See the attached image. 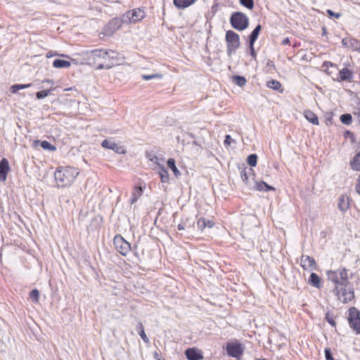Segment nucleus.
Masks as SVG:
<instances>
[{
	"instance_id": "48",
	"label": "nucleus",
	"mask_w": 360,
	"mask_h": 360,
	"mask_svg": "<svg viewBox=\"0 0 360 360\" xmlns=\"http://www.w3.org/2000/svg\"><path fill=\"white\" fill-rule=\"evenodd\" d=\"M250 55L252 56V57L253 58L255 59L256 56H257V53L254 49V44L251 45V44H250Z\"/></svg>"
},
{
	"instance_id": "18",
	"label": "nucleus",
	"mask_w": 360,
	"mask_h": 360,
	"mask_svg": "<svg viewBox=\"0 0 360 360\" xmlns=\"http://www.w3.org/2000/svg\"><path fill=\"white\" fill-rule=\"evenodd\" d=\"M308 283L316 288L321 287V279L316 273L311 274L308 279Z\"/></svg>"
},
{
	"instance_id": "28",
	"label": "nucleus",
	"mask_w": 360,
	"mask_h": 360,
	"mask_svg": "<svg viewBox=\"0 0 360 360\" xmlns=\"http://www.w3.org/2000/svg\"><path fill=\"white\" fill-rule=\"evenodd\" d=\"M160 171L159 174L160 176L161 181L162 183L168 182L169 181V174L167 170L162 165H159Z\"/></svg>"
},
{
	"instance_id": "30",
	"label": "nucleus",
	"mask_w": 360,
	"mask_h": 360,
	"mask_svg": "<svg viewBox=\"0 0 360 360\" xmlns=\"http://www.w3.org/2000/svg\"><path fill=\"white\" fill-rule=\"evenodd\" d=\"M31 86V83L25 84H13L11 86L10 90L12 94H15L18 90L29 88Z\"/></svg>"
},
{
	"instance_id": "50",
	"label": "nucleus",
	"mask_w": 360,
	"mask_h": 360,
	"mask_svg": "<svg viewBox=\"0 0 360 360\" xmlns=\"http://www.w3.org/2000/svg\"><path fill=\"white\" fill-rule=\"evenodd\" d=\"M281 44L283 45V46H285V45H290V40L288 37H286L284 39H283V41H281Z\"/></svg>"
},
{
	"instance_id": "20",
	"label": "nucleus",
	"mask_w": 360,
	"mask_h": 360,
	"mask_svg": "<svg viewBox=\"0 0 360 360\" xmlns=\"http://www.w3.org/2000/svg\"><path fill=\"white\" fill-rule=\"evenodd\" d=\"M353 72L352 70L345 68L340 70V81H350L352 78Z\"/></svg>"
},
{
	"instance_id": "23",
	"label": "nucleus",
	"mask_w": 360,
	"mask_h": 360,
	"mask_svg": "<svg viewBox=\"0 0 360 360\" xmlns=\"http://www.w3.org/2000/svg\"><path fill=\"white\" fill-rule=\"evenodd\" d=\"M267 87L276 90L282 93L283 91V89L282 88V85L281 82L276 79H271L266 82Z\"/></svg>"
},
{
	"instance_id": "6",
	"label": "nucleus",
	"mask_w": 360,
	"mask_h": 360,
	"mask_svg": "<svg viewBox=\"0 0 360 360\" xmlns=\"http://www.w3.org/2000/svg\"><path fill=\"white\" fill-rule=\"evenodd\" d=\"M113 244L117 252L123 256L127 255L131 250L130 243L120 234L114 237Z\"/></svg>"
},
{
	"instance_id": "8",
	"label": "nucleus",
	"mask_w": 360,
	"mask_h": 360,
	"mask_svg": "<svg viewBox=\"0 0 360 360\" xmlns=\"http://www.w3.org/2000/svg\"><path fill=\"white\" fill-rule=\"evenodd\" d=\"M226 349L228 355L234 358H239L244 351L242 344L238 342H228L226 345Z\"/></svg>"
},
{
	"instance_id": "31",
	"label": "nucleus",
	"mask_w": 360,
	"mask_h": 360,
	"mask_svg": "<svg viewBox=\"0 0 360 360\" xmlns=\"http://www.w3.org/2000/svg\"><path fill=\"white\" fill-rule=\"evenodd\" d=\"M30 300L34 302L38 303L39 301V292L37 289H33L29 294Z\"/></svg>"
},
{
	"instance_id": "9",
	"label": "nucleus",
	"mask_w": 360,
	"mask_h": 360,
	"mask_svg": "<svg viewBox=\"0 0 360 360\" xmlns=\"http://www.w3.org/2000/svg\"><path fill=\"white\" fill-rule=\"evenodd\" d=\"M126 16L131 23H136L142 20L145 16V11L140 8H136L126 13Z\"/></svg>"
},
{
	"instance_id": "41",
	"label": "nucleus",
	"mask_w": 360,
	"mask_h": 360,
	"mask_svg": "<svg viewBox=\"0 0 360 360\" xmlns=\"http://www.w3.org/2000/svg\"><path fill=\"white\" fill-rule=\"evenodd\" d=\"M51 90H44L41 91H38L36 94V96L38 99H42L45 97L48 96L51 94Z\"/></svg>"
},
{
	"instance_id": "45",
	"label": "nucleus",
	"mask_w": 360,
	"mask_h": 360,
	"mask_svg": "<svg viewBox=\"0 0 360 360\" xmlns=\"http://www.w3.org/2000/svg\"><path fill=\"white\" fill-rule=\"evenodd\" d=\"M240 176L244 182L248 183L249 176L246 169L241 171Z\"/></svg>"
},
{
	"instance_id": "46",
	"label": "nucleus",
	"mask_w": 360,
	"mask_h": 360,
	"mask_svg": "<svg viewBox=\"0 0 360 360\" xmlns=\"http://www.w3.org/2000/svg\"><path fill=\"white\" fill-rule=\"evenodd\" d=\"M333 115H330L328 117L326 118L325 123L327 126H331L333 124Z\"/></svg>"
},
{
	"instance_id": "10",
	"label": "nucleus",
	"mask_w": 360,
	"mask_h": 360,
	"mask_svg": "<svg viewBox=\"0 0 360 360\" xmlns=\"http://www.w3.org/2000/svg\"><path fill=\"white\" fill-rule=\"evenodd\" d=\"M122 26V20L119 18L110 20L105 26L104 30L106 34L112 35Z\"/></svg>"
},
{
	"instance_id": "1",
	"label": "nucleus",
	"mask_w": 360,
	"mask_h": 360,
	"mask_svg": "<svg viewBox=\"0 0 360 360\" xmlns=\"http://www.w3.org/2000/svg\"><path fill=\"white\" fill-rule=\"evenodd\" d=\"M326 276L328 281L333 285L331 292L338 301L343 304L354 301L355 291L350 281L352 274L349 269L341 267L335 270H328Z\"/></svg>"
},
{
	"instance_id": "19",
	"label": "nucleus",
	"mask_w": 360,
	"mask_h": 360,
	"mask_svg": "<svg viewBox=\"0 0 360 360\" xmlns=\"http://www.w3.org/2000/svg\"><path fill=\"white\" fill-rule=\"evenodd\" d=\"M143 188L142 186H135L131 193L130 202L134 204L143 195Z\"/></svg>"
},
{
	"instance_id": "29",
	"label": "nucleus",
	"mask_w": 360,
	"mask_h": 360,
	"mask_svg": "<svg viewBox=\"0 0 360 360\" xmlns=\"http://www.w3.org/2000/svg\"><path fill=\"white\" fill-rule=\"evenodd\" d=\"M167 166L169 169H171L172 170V172H174L175 176H178L179 175H180V172L178 169V168L176 167L174 159L169 158L167 160Z\"/></svg>"
},
{
	"instance_id": "22",
	"label": "nucleus",
	"mask_w": 360,
	"mask_h": 360,
	"mask_svg": "<svg viewBox=\"0 0 360 360\" xmlns=\"http://www.w3.org/2000/svg\"><path fill=\"white\" fill-rule=\"evenodd\" d=\"M255 189L259 191H275V188L268 185L264 181H257L255 184Z\"/></svg>"
},
{
	"instance_id": "37",
	"label": "nucleus",
	"mask_w": 360,
	"mask_h": 360,
	"mask_svg": "<svg viewBox=\"0 0 360 360\" xmlns=\"http://www.w3.org/2000/svg\"><path fill=\"white\" fill-rule=\"evenodd\" d=\"M326 320L332 326H333V327L335 326L336 323L335 321V316L331 312H327L326 314Z\"/></svg>"
},
{
	"instance_id": "14",
	"label": "nucleus",
	"mask_w": 360,
	"mask_h": 360,
	"mask_svg": "<svg viewBox=\"0 0 360 360\" xmlns=\"http://www.w3.org/2000/svg\"><path fill=\"white\" fill-rule=\"evenodd\" d=\"M185 355L188 360H202L203 359L202 352L195 347L186 349Z\"/></svg>"
},
{
	"instance_id": "16",
	"label": "nucleus",
	"mask_w": 360,
	"mask_h": 360,
	"mask_svg": "<svg viewBox=\"0 0 360 360\" xmlns=\"http://www.w3.org/2000/svg\"><path fill=\"white\" fill-rule=\"evenodd\" d=\"M196 1L197 0H173V4L178 9H184L195 4Z\"/></svg>"
},
{
	"instance_id": "2",
	"label": "nucleus",
	"mask_w": 360,
	"mask_h": 360,
	"mask_svg": "<svg viewBox=\"0 0 360 360\" xmlns=\"http://www.w3.org/2000/svg\"><path fill=\"white\" fill-rule=\"evenodd\" d=\"M89 60L96 70L110 69L121 63V59L117 52L105 49L91 51Z\"/></svg>"
},
{
	"instance_id": "25",
	"label": "nucleus",
	"mask_w": 360,
	"mask_h": 360,
	"mask_svg": "<svg viewBox=\"0 0 360 360\" xmlns=\"http://www.w3.org/2000/svg\"><path fill=\"white\" fill-rule=\"evenodd\" d=\"M70 65H71L70 62L68 61V60H65L56 59L53 62V66L55 68H68L70 67Z\"/></svg>"
},
{
	"instance_id": "11",
	"label": "nucleus",
	"mask_w": 360,
	"mask_h": 360,
	"mask_svg": "<svg viewBox=\"0 0 360 360\" xmlns=\"http://www.w3.org/2000/svg\"><path fill=\"white\" fill-rule=\"evenodd\" d=\"M300 265L304 270L312 271L316 269L315 259L309 255H302L300 257Z\"/></svg>"
},
{
	"instance_id": "33",
	"label": "nucleus",
	"mask_w": 360,
	"mask_h": 360,
	"mask_svg": "<svg viewBox=\"0 0 360 360\" xmlns=\"http://www.w3.org/2000/svg\"><path fill=\"white\" fill-rule=\"evenodd\" d=\"M340 121L342 123L349 125L352 122V115L349 113L343 114L340 117Z\"/></svg>"
},
{
	"instance_id": "53",
	"label": "nucleus",
	"mask_w": 360,
	"mask_h": 360,
	"mask_svg": "<svg viewBox=\"0 0 360 360\" xmlns=\"http://www.w3.org/2000/svg\"><path fill=\"white\" fill-rule=\"evenodd\" d=\"M255 360H267V359H255Z\"/></svg>"
},
{
	"instance_id": "51",
	"label": "nucleus",
	"mask_w": 360,
	"mask_h": 360,
	"mask_svg": "<svg viewBox=\"0 0 360 360\" xmlns=\"http://www.w3.org/2000/svg\"><path fill=\"white\" fill-rule=\"evenodd\" d=\"M43 82H46V83H48V84H52V85L54 84V82H53V80H51V79H44V80L43 81Z\"/></svg>"
},
{
	"instance_id": "24",
	"label": "nucleus",
	"mask_w": 360,
	"mask_h": 360,
	"mask_svg": "<svg viewBox=\"0 0 360 360\" xmlns=\"http://www.w3.org/2000/svg\"><path fill=\"white\" fill-rule=\"evenodd\" d=\"M38 143H40L41 148L44 150H49V151H56V146L51 144L47 141H40L39 140L34 141V144L37 145Z\"/></svg>"
},
{
	"instance_id": "13",
	"label": "nucleus",
	"mask_w": 360,
	"mask_h": 360,
	"mask_svg": "<svg viewBox=\"0 0 360 360\" xmlns=\"http://www.w3.org/2000/svg\"><path fill=\"white\" fill-rule=\"evenodd\" d=\"M350 198L347 194L342 195L338 202V209L342 212H347L350 207Z\"/></svg>"
},
{
	"instance_id": "27",
	"label": "nucleus",
	"mask_w": 360,
	"mask_h": 360,
	"mask_svg": "<svg viewBox=\"0 0 360 360\" xmlns=\"http://www.w3.org/2000/svg\"><path fill=\"white\" fill-rule=\"evenodd\" d=\"M342 44L347 47L357 49L359 41L353 38H345L342 39Z\"/></svg>"
},
{
	"instance_id": "7",
	"label": "nucleus",
	"mask_w": 360,
	"mask_h": 360,
	"mask_svg": "<svg viewBox=\"0 0 360 360\" xmlns=\"http://www.w3.org/2000/svg\"><path fill=\"white\" fill-rule=\"evenodd\" d=\"M348 321L351 328L356 333H360V312L354 307L348 310Z\"/></svg>"
},
{
	"instance_id": "42",
	"label": "nucleus",
	"mask_w": 360,
	"mask_h": 360,
	"mask_svg": "<svg viewBox=\"0 0 360 360\" xmlns=\"http://www.w3.org/2000/svg\"><path fill=\"white\" fill-rule=\"evenodd\" d=\"M326 13L328 15V16L330 18H335V19H338L341 17V13H335L333 12V11L330 10V9H328L326 10Z\"/></svg>"
},
{
	"instance_id": "52",
	"label": "nucleus",
	"mask_w": 360,
	"mask_h": 360,
	"mask_svg": "<svg viewBox=\"0 0 360 360\" xmlns=\"http://www.w3.org/2000/svg\"><path fill=\"white\" fill-rule=\"evenodd\" d=\"M178 229L179 231H181V230H184V227L182 224H179L178 226H177Z\"/></svg>"
},
{
	"instance_id": "39",
	"label": "nucleus",
	"mask_w": 360,
	"mask_h": 360,
	"mask_svg": "<svg viewBox=\"0 0 360 360\" xmlns=\"http://www.w3.org/2000/svg\"><path fill=\"white\" fill-rule=\"evenodd\" d=\"M322 68H323L324 71L327 72V73L328 75H330V73L328 72L329 68H337V65L330 61H325V62H323V63L322 65Z\"/></svg>"
},
{
	"instance_id": "4",
	"label": "nucleus",
	"mask_w": 360,
	"mask_h": 360,
	"mask_svg": "<svg viewBox=\"0 0 360 360\" xmlns=\"http://www.w3.org/2000/svg\"><path fill=\"white\" fill-rule=\"evenodd\" d=\"M230 22L234 29L242 31L248 27L249 19L243 13L235 12L231 16Z\"/></svg>"
},
{
	"instance_id": "38",
	"label": "nucleus",
	"mask_w": 360,
	"mask_h": 360,
	"mask_svg": "<svg viewBox=\"0 0 360 360\" xmlns=\"http://www.w3.org/2000/svg\"><path fill=\"white\" fill-rule=\"evenodd\" d=\"M197 226L198 229L202 231L206 228V219L205 217H200L197 221Z\"/></svg>"
},
{
	"instance_id": "26",
	"label": "nucleus",
	"mask_w": 360,
	"mask_h": 360,
	"mask_svg": "<svg viewBox=\"0 0 360 360\" xmlns=\"http://www.w3.org/2000/svg\"><path fill=\"white\" fill-rule=\"evenodd\" d=\"M261 29H262L261 25H258L254 29V30L251 32V34L250 35V44H251V45L254 44L255 42L256 41V40L257 39L259 34L261 31Z\"/></svg>"
},
{
	"instance_id": "15",
	"label": "nucleus",
	"mask_w": 360,
	"mask_h": 360,
	"mask_svg": "<svg viewBox=\"0 0 360 360\" xmlns=\"http://www.w3.org/2000/svg\"><path fill=\"white\" fill-rule=\"evenodd\" d=\"M9 162L7 159L3 158L0 161V181H5L10 171Z\"/></svg>"
},
{
	"instance_id": "44",
	"label": "nucleus",
	"mask_w": 360,
	"mask_h": 360,
	"mask_svg": "<svg viewBox=\"0 0 360 360\" xmlns=\"http://www.w3.org/2000/svg\"><path fill=\"white\" fill-rule=\"evenodd\" d=\"M234 142V140L231 137L230 135H226L225 136V139H224V146L226 147H229L231 144V143H233Z\"/></svg>"
},
{
	"instance_id": "47",
	"label": "nucleus",
	"mask_w": 360,
	"mask_h": 360,
	"mask_svg": "<svg viewBox=\"0 0 360 360\" xmlns=\"http://www.w3.org/2000/svg\"><path fill=\"white\" fill-rule=\"evenodd\" d=\"M356 193L360 195V174L358 176L356 184L355 186Z\"/></svg>"
},
{
	"instance_id": "17",
	"label": "nucleus",
	"mask_w": 360,
	"mask_h": 360,
	"mask_svg": "<svg viewBox=\"0 0 360 360\" xmlns=\"http://www.w3.org/2000/svg\"><path fill=\"white\" fill-rule=\"evenodd\" d=\"M304 116L311 124L314 125L319 124L318 116L311 110H306L304 112Z\"/></svg>"
},
{
	"instance_id": "5",
	"label": "nucleus",
	"mask_w": 360,
	"mask_h": 360,
	"mask_svg": "<svg viewBox=\"0 0 360 360\" xmlns=\"http://www.w3.org/2000/svg\"><path fill=\"white\" fill-rule=\"evenodd\" d=\"M226 41L229 54L238 49L240 44L239 35L232 30H228L226 32Z\"/></svg>"
},
{
	"instance_id": "49",
	"label": "nucleus",
	"mask_w": 360,
	"mask_h": 360,
	"mask_svg": "<svg viewBox=\"0 0 360 360\" xmlns=\"http://www.w3.org/2000/svg\"><path fill=\"white\" fill-rule=\"evenodd\" d=\"M215 223L213 220H207L206 219V227H208L210 229H212L214 227Z\"/></svg>"
},
{
	"instance_id": "34",
	"label": "nucleus",
	"mask_w": 360,
	"mask_h": 360,
	"mask_svg": "<svg viewBox=\"0 0 360 360\" xmlns=\"http://www.w3.org/2000/svg\"><path fill=\"white\" fill-rule=\"evenodd\" d=\"M248 164L251 167H255L257 163V155L256 154H251L248 157Z\"/></svg>"
},
{
	"instance_id": "12",
	"label": "nucleus",
	"mask_w": 360,
	"mask_h": 360,
	"mask_svg": "<svg viewBox=\"0 0 360 360\" xmlns=\"http://www.w3.org/2000/svg\"><path fill=\"white\" fill-rule=\"evenodd\" d=\"M101 146L104 148L110 149L120 154H124L126 153L123 146H118L116 143L109 140L105 139L102 141Z\"/></svg>"
},
{
	"instance_id": "36",
	"label": "nucleus",
	"mask_w": 360,
	"mask_h": 360,
	"mask_svg": "<svg viewBox=\"0 0 360 360\" xmlns=\"http://www.w3.org/2000/svg\"><path fill=\"white\" fill-rule=\"evenodd\" d=\"M141 78L143 80H150L153 79H161L162 78V75L160 73L152 74V75H141Z\"/></svg>"
},
{
	"instance_id": "40",
	"label": "nucleus",
	"mask_w": 360,
	"mask_h": 360,
	"mask_svg": "<svg viewBox=\"0 0 360 360\" xmlns=\"http://www.w3.org/2000/svg\"><path fill=\"white\" fill-rule=\"evenodd\" d=\"M240 3L248 9H252L254 7L253 0H240Z\"/></svg>"
},
{
	"instance_id": "3",
	"label": "nucleus",
	"mask_w": 360,
	"mask_h": 360,
	"mask_svg": "<svg viewBox=\"0 0 360 360\" xmlns=\"http://www.w3.org/2000/svg\"><path fill=\"white\" fill-rule=\"evenodd\" d=\"M79 174V171L76 167L70 166L60 167L55 172L54 177L59 187H66L74 182Z\"/></svg>"
},
{
	"instance_id": "21",
	"label": "nucleus",
	"mask_w": 360,
	"mask_h": 360,
	"mask_svg": "<svg viewBox=\"0 0 360 360\" xmlns=\"http://www.w3.org/2000/svg\"><path fill=\"white\" fill-rule=\"evenodd\" d=\"M349 165L352 170L360 172V151L354 156Z\"/></svg>"
},
{
	"instance_id": "35",
	"label": "nucleus",
	"mask_w": 360,
	"mask_h": 360,
	"mask_svg": "<svg viewBox=\"0 0 360 360\" xmlns=\"http://www.w3.org/2000/svg\"><path fill=\"white\" fill-rule=\"evenodd\" d=\"M138 328H139V335L141 337V338L143 339V340L145 342H148L149 340H148L146 334L145 333L144 327L141 322H140L139 323Z\"/></svg>"
},
{
	"instance_id": "32",
	"label": "nucleus",
	"mask_w": 360,
	"mask_h": 360,
	"mask_svg": "<svg viewBox=\"0 0 360 360\" xmlns=\"http://www.w3.org/2000/svg\"><path fill=\"white\" fill-rule=\"evenodd\" d=\"M233 82L239 86H243L247 83L246 79L243 76H234L233 78Z\"/></svg>"
},
{
	"instance_id": "43",
	"label": "nucleus",
	"mask_w": 360,
	"mask_h": 360,
	"mask_svg": "<svg viewBox=\"0 0 360 360\" xmlns=\"http://www.w3.org/2000/svg\"><path fill=\"white\" fill-rule=\"evenodd\" d=\"M324 353L326 360H336L333 357L330 348H325Z\"/></svg>"
}]
</instances>
